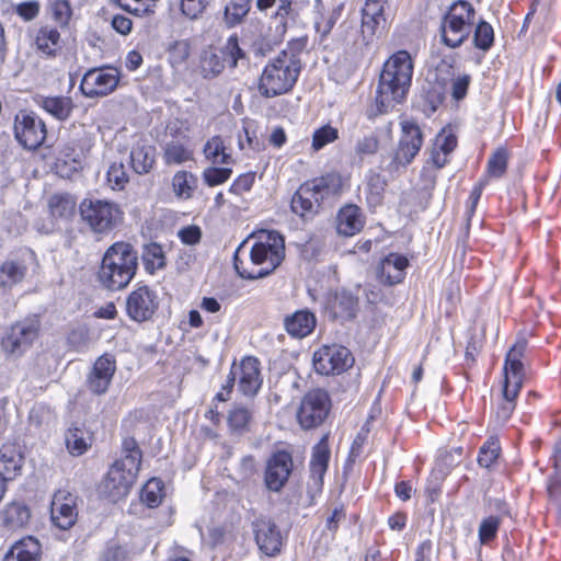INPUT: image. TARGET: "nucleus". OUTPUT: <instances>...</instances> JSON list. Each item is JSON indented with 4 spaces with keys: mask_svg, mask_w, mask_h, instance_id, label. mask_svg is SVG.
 I'll use <instances>...</instances> for the list:
<instances>
[{
    "mask_svg": "<svg viewBox=\"0 0 561 561\" xmlns=\"http://www.w3.org/2000/svg\"><path fill=\"white\" fill-rule=\"evenodd\" d=\"M413 69L412 57L407 50H399L387 59L379 76L375 107L370 108L369 118L390 112L405 100Z\"/></svg>",
    "mask_w": 561,
    "mask_h": 561,
    "instance_id": "f257e3e1",
    "label": "nucleus"
},
{
    "mask_svg": "<svg viewBox=\"0 0 561 561\" xmlns=\"http://www.w3.org/2000/svg\"><path fill=\"white\" fill-rule=\"evenodd\" d=\"M285 259V239L274 230H261L251 248L250 260L252 268L242 266V261L236 254L234 268L240 277L257 279L274 272Z\"/></svg>",
    "mask_w": 561,
    "mask_h": 561,
    "instance_id": "f03ea898",
    "label": "nucleus"
},
{
    "mask_svg": "<svg viewBox=\"0 0 561 561\" xmlns=\"http://www.w3.org/2000/svg\"><path fill=\"white\" fill-rule=\"evenodd\" d=\"M141 465V450L135 439L123 442V455L107 471L100 485V493L111 502L125 497L133 486Z\"/></svg>",
    "mask_w": 561,
    "mask_h": 561,
    "instance_id": "7ed1b4c3",
    "label": "nucleus"
},
{
    "mask_svg": "<svg viewBox=\"0 0 561 561\" xmlns=\"http://www.w3.org/2000/svg\"><path fill=\"white\" fill-rule=\"evenodd\" d=\"M138 267V255L134 247L124 241L113 243L104 253L99 282L108 290L125 288L134 278Z\"/></svg>",
    "mask_w": 561,
    "mask_h": 561,
    "instance_id": "20e7f679",
    "label": "nucleus"
},
{
    "mask_svg": "<svg viewBox=\"0 0 561 561\" xmlns=\"http://www.w3.org/2000/svg\"><path fill=\"white\" fill-rule=\"evenodd\" d=\"M301 64L298 56L283 50L263 69L259 91L264 98H274L289 92L297 82Z\"/></svg>",
    "mask_w": 561,
    "mask_h": 561,
    "instance_id": "39448f33",
    "label": "nucleus"
},
{
    "mask_svg": "<svg viewBox=\"0 0 561 561\" xmlns=\"http://www.w3.org/2000/svg\"><path fill=\"white\" fill-rule=\"evenodd\" d=\"M476 16V9L470 2L465 0L453 2L440 20L442 44L451 49L462 46L472 33Z\"/></svg>",
    "mask_w": 561,
    "mask_h": 561,
    "instance_id": "423d86ee",
    "label": "nucleus"
},
{
    "mask_svg": "<svg viewBox=\"0 0 561 561\" xmlns=\"http://www.w3.org/2000/svg\"><path fill=\"white\" fill-rule=\"evenodd\" d=\"M82 220L95 233H106L122 220L123 211L113 202L98 198H84L79 205Z\"/></svg>",
    "mask_w": 561,
    "mask_h": 561,
    "instance_id": "0eeeda50",
    "label": "nucleus"
},
{
    "mask_svg": "<svg viewBox=\"0 0 561 561\" xmlns=\"http://www.w3.org/2000/svg\"><path fill=\"white\" fill-rule=\"evenodd\" d=\"M245 58L244 50L239 45L237 34L228 37L227 42L219 51L204 50L199 60V73L204 79H214L218 77L226 65L236 68L238 61Z\"/></svg>",
    "mask_w": 561,
    "mask_h": 561,
    "instance_id": "6e6552de",
    "label": "nucleus"
},
{
    "mask_svg": "<svg viewBox=\"0 0 561 561\" xmlns=\"http://www.w3.org/2000/svg\"><path fill=\"white\" fill-rule=\"evenodd\" d=\"M331 182L332 176L325 175L301 184L291 198V210L300 217L313 216L321 202L332 194Z\"/></svg>",
    "mask_w": 561,
    "mask_h": 561,
    "instance_id": "1a4fd4ad",
    "label": "nucleus"
},
{
    "mask_svg": "<svg viewBox=\"0 0 561 561\" xmlns=\"http://www.w3.org/2000/svg\"><path fill=\"white\" fill-rule=\"evenodd\" d=\"M401 135L394 149L390 171H398L400 168H407L417 156L423 146V133L420 126L410 119L400 122Z\"/></svg>",
    "mask_w": 561,
    "mask_h": 561,
    "instance_id": "9d476101",
    "label": "nucleus"
},
{
    "mask_svg": "<svg viewBox=\"0 0 561 561\" xmlns=\"http://www.w3.org/2000/svg\"><path fill=\"white\" fill-rule=\"evenodd\" d=\"M527 350V340L518 337L506 354L504 373L505 380L503 386V401L514 402L519 393L524 381V366L522 358Z\"/></svg>",
    "mask_w": 561,
    "mask_h": 561,
    "instance_id": "9b49d317",
    "label": "nucleus"
},
{
    "mask_svg": "<svg viewBox=\"0 0 561 561\" xmlns=\"http://www.w3.org/2000/svg\"><path fill=\"white\" fill-rule=\"evenodd\" d=\"M353 364L354 357L351 351L343 345H323L313 354V367L321 375H340Z\"/></svg>",
    "mask_w": 561,
    "mask_h": 561,
    "instance_id": "f8f14e48",
    "label": "nucleus"
},
{
    "mask_svg": "<svg viewBox=\"0 0 561 561\" xmlns=\"http://www.w3.org/2000/svg\"><path fill=\"white\" fill-rule=\"evenodd\" d=\"M329 411V394L322 389H314L304 397L297 413V419L301 427L313 428L322 424Z\"/></svg>",
    "mask_w": 561,
    "mask_h": 561,
    "instance_id": "ddd939ff",
    "label": "nucleus"
},
{
    "mask_svg": "<svg viewBox=\"0 0 561 561\" xmlns=\"http://www.w3.org/2000/svg\"><path fill=\"white\" fill-rule=\"evenodd\" d=\"M158 308V294L147 285L137 286L126 298V313L138 323L151 320Z\"/></svg>",
    "mask_w": 561,
    "mask_h": 561,
    "instance_id": "4468645a",
    "label": "nucleus"
},
{
    "mask_svg": "<svg viewBox=\"0 0 561 561\" xmlns=\"http://www.w3.org/2000/svg\"><path fill=\"white\" fill-rule=\"evenodd\" d=\"M39 322L37 319H25L16 322L10 329V332L2 340V347L5 353L13 356L23 354L37 339Z\"/></svg>",
    "mask_w": 561,
    "mask_h": 561,
    "instance_id": "2eb2a0df",
    "label": "nucleus"
},
{
    "mask_svg": "<svg viewBox=\"0 0 561 561\" xmlns=\"http://www.w3.org/2000/svg\"><path fill=\"white\" fill-rule=\"evenodd\" d=\"M14 133L16 140L26 149L38 148L46 138V126L34 113L20 112L15 116Z\"/></svg>",
    "mask_w": 561,
    "mask_h": 561,
    "instance_id": "dca6fc26",
    "label": "nucleus"
},
{
    "mask_svg": "<svg viewBox=\"0 0 561 561\" xmlns=\"http://www.w3.org/2000/svg\"><path fill=\"white\" fill-rule=\"evenodd\" d=\"M119 81L116 68H93L88 70L80 83V90L88 98L104 96L115 90Z\"/></svg>",
    "mask_w": 561,
    "mask_h": 561,
    "instance_id": "f3484780",
    "label": "nucleus"
},
{
    "mask_svg": "<svg viewBox=\"0 0 561 561\" xmlns=\"http://www.w3.org/2000/svg\"><path fill=\"white\" fill-rule=\"evenodd\" d=\"M294 469L293 456L286 450L272 454L266 462L264 482L272 492H279L287 483Z\"/></svg>",
    "mask_w": 561,
    "mask_h": 561,
    "instance_id": "a211bd4d",
    "label": "nucleus"
},
{
    "mask_svg": "<svg viewBox=\"0 0 561 561\" xmlns=\"http://www.w3.org/2000/svg\"><path fill=\"white\" fill-rule=\"evenodd\" d=\"M78 518L77 497L70 492L58 490L51 501L50 519L61 530L71 528Z\"/></svg>",
    "mask_w": 561,
    "mask_h": 561,
    "instance_id": "6ab92c4d",
    "label": "nucleus"
},
{
    "mask_svg": "<svg viewBox=\"0 0 561 561\" xmlns=\"http://www.w3.org/2000/svg\"><path fill=\"white\" fill-rule=\"evenodd\" d=\"M238 378V390L247 397H253L262 386L260 362L253 356L244 357L239 365H232Z\"/></svg>",
    "mask_w": 561,
    "mask_h": 561,
    "instance_id": "aec40b11",
    "label": "nucleus"
},
{
    "mask_svg": "<svg viewBox=\"0 0 561 561\" xmlns=\"http://www.w3.org/2000/svg\"><path fill=\"white\" fill-rule=\"evenodd\" d=\"M255 541L261 551L274 556L280 551L282 536L275 523L265 516L256 517L252 522Z\"/></svg>",
    "mask_w": 561,
    "mask_h": 561,
    "instance_id": "412c9836",
    "label": "nucleus"
},
{
    "mask_svg": "<svg viewBox=\"0 0 561 561\" xmlns=\"http://www.w3.org/2000/svg\"><path fill=\"white\" fill-rule=\"evenodd\" d=\"M331 451L329 447V437L324 435L313 446L310 459V482L309 489L321 492L323 486V478L329 467Z\"/></svg>",
    "mask_w": 561,
    "mask_h": 561,
    "instance_id": "4be33fe9",
    "label": "nucleus"
},
{
    "mask_svg": "<svg viewBox=\"0 0 561 561\" xmlns=\"http://www.w3.org/2000/svg\"><path fill=\"white\" fill-rule=\"evenodd\" d=\"M116 370V362L110 355L100 356L87 378V386L94 394H103L107 391Z\"/></svg>",
    "mask_w": 561,
    "mask_h": 561,
    "instance_id": "5701e85b",
    "label": "nucleus"
},
{
    "mask_svg": "<svg viewBox=\"0 0 561 561\" xmlns=\"http://www.w3.org/2000/svg\"><path fill=\"white\" fill-rule=\"evenodd\" d=\"M387 3L388 0H366L362 16V34L365 41H370L379 28L385 27Z\"/></svg>",
    "mask_w": 561,
    "mask_h": 561,
    "instance_id": "b1692460",
    "label": "nucleus"
},
{
    "mask_svg": "<svg viewBox=\"0 0 561 561\" xmlns=\"http://www.w3.org/2000/svg\"><path fill=\"white\" fill-rule=\"evenodd\" d=\"M409 265L408 259L399 253H390L385 256L378 266V278L382 284L396 285L401 283L405 276V268Z\"/></svg>",
    "mask_w": 561,
    "mask_h": 561,
    "instance_id": "393cba45",
    "label": "nucleus"
},
{
    "mask_svg": "<svg viewBox=\"0 0 561 561\" xmlns=\"http://www.w3.org/2000/svg\"><path fill=\"white\" fill-rule=\"evenodd\" d=\"M47 207L54 225H66L76 214L77 201L68 193H56L48 198Z\"/></svg>",
    "mask_w": 561,
    "mask_h": 561,
    "instance_id": "a878e982",
    "label": "nucleus"
},
{
    "mask_svg": "<svg viewBox=\"0 0 561 561\" xmlns=\"http://www.w3.org/2000/svg\"><path fill=\"white\" fill-rule=\"evenodd\" d=\"M316 324V316L308 309L297 310L284 319L285 331L295 339H302L311 334Z\"/></svg>",
    "mask_w": 561,
    "mask_h": 561,
    "instance_id": "bb28decb",
    "label": "nucleus"
},
{
    "mask_svg": "<svg viewBox=\"0 0 561 561\" xmlns=\"http://www.w3.org/2000/svg\"><path fill=\"white\" fill-rule=\"evenodd\" d=\"M457 147V137L443 129L434 139L431 149V162L436 169H443L449 162V156Z\"/></svg>",
    "mask_w": 561,
    "mask_h": 561,
    "instance_id": "cd10ccee",
    "label": "nucleus"
},
{
    "mask_svg": "<svg viewBox=\"0 0 561 561\" xmlns=\"http://www.w3.org/2000/svg\"><path fill=\"white\" fill-rule=\"evenodd\" d=\"M1 520L9 530L23 529L31 520V510L24 502L13 501L2 511Z\"/></svg>",
    "mask_w": 561,
    "mask_h": 561,
    "instance_id": "c85d7f7f",
    "label": "nucleus"
},
{
    "mask_svg": "<svg viewBox=\"0 0 561 561\" xmlns=\"http://www.w3.org/2000/svg\"><path fill=\"white\" fill-rule=\"evenodd\" d=\"M23 465V456L14 444H4L0 448V476L8 480L15 478Z\"/></svg>",
    "mask_w": 561,
    "mask_h": 561,
    "instance_id": "c756f323",
    "label": "nucleus"
},
{
    "mask_svg": "<svg viewBox=\"0 0 561 561\" xmlns=\"http://www.w3.org/2000/svg\"><path fill=\"white\" fill-rule=\"evenodd\" d=\"M156 162V147L144 141L136 142L130 151V163L137 174L150 172Z\"/></svg>",
    "mask_w": 561,
    "mask_h": 561,
    "instance_id": "7c9ffc66",
    "label": "nucleus"
},
{
    "mask_svg": "<svg viewBox=\"0 0 561 561\" xmlns=\"http://www.w3.org/2000/svg\"><path fill=\"white\" fill-rule=\"evenodd\" d=\"M39 553V541L30 536L15 542L2 561H38Z\"/></svg>",
    "mask_w": 561,
    "mask_h": 561,
    "instance_id": "2f4dec72",
    "label": "nucleus"
},
{
    "mask_svg": "<svg viewBox=\"0 0 561 561\" xmlns=\"http://www.w3.org/2000/svg\"><path fill=\"white\" fill-rule=\"evenodd\" d=\"M387 184V180L381 173L373 169L368 170L365 182V194L369 208H377L382 204Z\"/></svg>",
    "mask_w": 561,
    "mask_h": 561,
    "instance_id": "473e14b6",
    "label": "nucleus"
},
{
    "mask_svg": "<svg viewBox=\"0 0 561 561\" xmlns=\"http://www.w3.org/2000/svg\"><path fill=\"white\" fill-rule=\"evenodd\" d=\"M364 227L360 209L355 205L343 207L337 215V231L340 234L351 237Z\"/></svg>",
    "mask_w": 561,
    "mask_h": 561,
    "instance_id": "72a5a7b5",
    "label": "nucleus"
},
{
    "mask_svg": "<svg viewBox=\"0 0 561 561\" xmlns=\"http://www.w3.org/2000/svg\"><path fill=\"white\" fill-rule=\"evenodd\" d=\"M92 436L83 425H71L65 433V443L73 456L83 455L91 446Z\"/></svg>",
    "mask_w": 561,
    "mask_h": 561,
    "instance_id": "f704fd0d",
    "label": "nucleus"
},
{
    "mask_svg": "<svg viewBox=\"0 0 561 561\" xmlns=\"http://www.w3.org/2000/svg\"><path fill=\"white\" fill-rule=\"evenodd\" d=\"M27 273V266L22 260L7 259L0 263V285L12 287L21 283Z\"/></svg>",
    "mask_w": 561,
    "mask_h": 561,
    "instance_id": "c9c22d12",
    "label": "nucleus"
},
{
    "mask_svg": "<svg viewBox=\"0 0 561 561\" xmlns=\"http://www.w3.org/2000/svg\"><path fill=\"white\" fill-rule=\"evenodd\" d=\"M35 45L37 49L47 55L53 56L60 48V34L56 27L42 26L35 36Z\"/></svg>",
    "mask_w": 561,
    "mask_h": 561,
    "instance_id": "e433bc0d",
    "label": "nucleus"
},
{
    "mask_svg": "<svg viewBox=\"0 0 561 561\" xmlns=\"http://www.w3.org/2000/svg\"><path fill=\"white\" fill-rule=\"evenodd\" d=\"M253 410L243 404H234L228 413V425L232 433L243 434L250 430Z\"/></svg>",
    "mask_w": 561,
    "mask_h": 561,
    "instance_id": "4c0bfd02",
    "label": "nucleus"
},
{
    "mask_svg": "<svg viewBox=\"0 0 561 561\" xmlns=\"http://www.w3.org/2000/svg\"><path fill=\"white\" fill-rule=\"evenodd\" d=\"M163 160L165 164H182L193 160V150L181 140L168 141L163 148Z\"/></svg>",
    "mask_w": 561,
    "mask_h": 561,
    "instance_id": "58836bf2",
    "label": "nucleus"
},
{
    "mask_svg": "<svg viewBox=\"0 0 561 561\" xmlns=\"http://www.w3.org/2000/svg\"><path fill=\"white\" fill-rule=\"evenodd\" d=\"M41 106L44 111L59 121L67 119L73 108L71 99L67 96L44 98L41 101Z\"/></svg>",
    "mask_w": 561,
    "mask_h": 561,
    "instance_id": "ea45409f",
    "label": "nucleus"
},
{
    "mask_svg": "<svg viewBox=\"0 0 561 561\" xmlns=\"http://www.w3.org/2000/svg\"><path fill=\"white\" fill-rule=\"evenodd\" d=\"M472 32L473 46L483 53L489 51L494 45L493 26L484 20H479L477 23H474Z\"/></svg>",
    "mask_w": 561,
    "mask_h": 561,
    "instance_id": "a19ab883",
    "label": "nucleus"
},
{
    "mask_svg": "<svg viewBox=\"0 0 561 561\" xmlns=\"http://www.w3.org/2000/svg\"><path fill=\"white\" fill-rule=\"evenodd\" d=\"M141 256L145 270L149 274H153L156 271L165 266V256L162 247L156 242L146 244Z\"/></svg>",
    "mask_w": 561,
    "mask_h": 561,
    "instance_id": "79ce46f5",
    "label": "nucleus"
},
{
    "mask_svg": "<svg viewBox=\"0 0 561 561\" xmlns=\"http://www.w3.org/2000/svg\"><path fill=\"white\" fill-rule=\"evenodd\" d=\"M204 154L214 164H229L231 156L226 152L224 140L220 136H214L204 146Z\"/></svg>",
    "mask_w": 561,
    "mask_h": 561,
    "instance_id": "37998d69",
    "label": "nucleus"
},
{
    "mask_svg": "<svg viewBox=\"0 0 561 561\" xmlns=\"http://www.w3.org/2000/svg\"><path fill=\"white\" fill-rule=\"evenodd\" d=\"M197 184V178L187 171H178L172 179V186L175 195L187 199L193 195Z\"/></svg>",
    "mask_w": 561,
    "mask_h": 561,
    "instance_id": "c03bdc74",
    "label": "nucleus"
},
{
    "mask_svg": "<svg viewBox=\"0 0 561 561\" xmlns=\"http://www.w3.org/2000/svg\"><path fill=\"white\" fill-rule=\"evenodd\" d=\"M164 496V484L158 478L150 479L142 488L140 493L141 501L148 507H157L160 505Z\"/></svg>",
    "mask_w": 561,
    "mask_h": 561,
    "instance_id": "a18cd8bd",
    "label": "nucleus"
},
{
    "mask_svg": "<svg viewBox=\"0 0 561 561\" xmlns=\"http://www.w3.org/2000/svg\"><path fill=\"white\" fill-rule=\"evenodd\" d=\"M343 9L344 4L339 3L333 7L327 15L320 14L319 18L314 20V28L321 39L325 38L331 33L333 26L341 18Z\"/></svg>",
    "mask_w": 561,
    "mask_h": 561,
    "instance_id": "49530a36",
    "label": "nucleus"
},
{
    "mask_svg": "<svg viewBox=\"0 0 561 561\" xmlns=\"http://www.w3.org/2000/svg\"><path fill=\"white\" fill-rule=\"evenodd\" d=\"M250 11L247 0H231L225 8L224 18L228 26L232 27L241 23Z\"/></svg>",
    "mask_w": 561,
    "mask_h": 561,
    "instance_id": "de8ad7c7",
    "label": "nucleus"
},
{
    "mask_svg": "<svg viewBox=\"0 0 561 561\" xmlns=\"http://www.w3.org/2000/svg\"><path fill=\"white\" fill-rule=\"evenodd\" d=\"M501 454V447L496 439L490 438L479 450L478 463L486 469L492 468Z\"/></svg>",
    "mask_w": 561,
    "mask_h": 561,
    "instance_id": "09e8293b",
    "label": "nucleus"
},
{
    "mask_svg": "<svg viewBox=\"0 0 561 561\" xmlns=\"http://www.w3.org/2000/svg\"><path fill=\"white\" fill-rule=\"evenodd\" d=\"M339 138V130L331 126L324 125L314 130L312 135V148L318 151Z\"/></svg>",
    "mask_w": 561,
    "mask_h": 561,
    "instance_id": "8fccbe9b",
    "label": "nucleus"
},
{
    "mask_svg": "<svg viewBox=\"0 0 561 561\" xmlns=\"http://www.w3.org/2000/svg\"><path fill=\"white\" fill-rule=\"evenodd\" d=\"M107 182L113 190H123L128 183V175L123 162H113L107 170Z\"/></svg>",
    "mask_w": 561,
    "mask_h": 561,
    "instance_id": "3c124183",
    "label": "nucleus"
},
{
    "mask_svg": "<svg viewBox=\"0 0 561 561\" xmlns=\"http://www.w3.org/2000/svg\"><path fill=\"white\" fill-rule=\"evenodd\" d=\"M501 519L497 516L483 518L479 526V540L482 545L489 543L496 537Z\"/></svg>",
    "mask_w": 561,
    "mask_h": 561,
    "instance_id": "603ef678",
    "label": "nucleus"
},
{
    "mask_svg": "<svg viewBox=\"0 0 561 561\" xmlns=\"http://www.w3.org/2000/svg\"><path fill=\"white\" fill-rule=\"evenodd\" d=\"M357 307V299L346 291L336 295L334 309L340 311L343 317L353 318Z\"/></svg>",
    "mask_w": 561,
    "mask_h": 561,
    "instance_id": "864d4df0",
    "label": "nucleus"
},
{
    "mask_svg": "<svg viewBox=\"0 0 561 561\" xmlns=\"http://www.w3.org/2000/svg\"><path fill=\"white\" fill-rule=\"evenodd\" d=\"M379 148V139L375 134L366 135L357 139L354 150L355 153L360 157L373 156Z\"/></svg>",
    "mask_w": 561,
    "mask_h": 561,
    "instance_id": "5fc2aeb1",
    "label": "nucleus"
},
{
    "mask_svg": "<svg viewBox=\"0 0 561 561\" xmlns=\"http://www.w3.org/2000/svg\"><path fill=\"white\" fill-rule=\"evenodd\" d=\"M507 168V153L504 149L496 150L488 161L490 176L501 178Z\"/></svg>",
    "mask_w": 561,
    "mask_h": 561,
    "instance_id": "6e6d98bb",
    "label": "nucleus"
},
{
    "mask_svg": "<svg viewBox=\"0 0 561 561\" xmlns=\"http://www.w3.org/2000/svg\"><path fill=\"white\" fill-rule=\"evenodd\" d=\"M231 174L230 168L209 167L204 170L203 179L208 186H216L225 183Z\"/></svg>",
    "mask_w": 561,
    "mask_h": 561,
    "instance_id": "4d7b16f0",
    "label": "nucleus"
},
{
    "mask_svg": "<svg viewBox=\"0 0 561 561\" xmlns=\"http://www.w3.org/2000/svg\"><path fill=\"white\" fill-rule=\"evenodd\" d=\"M124 11L135 15L142 16L150 11V0H112Z\"/></svg>",
    "mask_w": 561,
    "mask_h": 561,
    "instance_id": "13d9d810",
    "label": "nucleus"
},
{
    "mask_svg": "<svg viewBox=\"0 0 561 561\" xmlns=\"http://www.w3.org/2000/svg\"><path fill=\"white\" fill-rule=\"evenodd\" d=\"M130 551L116 543H108L101 554V561H130Z\"/></svg>",
    "mask_w": 561,
    "mask_h": 561,
    "instance_id": "bf43d9fd",
    "label": "nucleus"
},
{
    "mask_svg": "<svg viewBox=\"0 0 561 561\" xmlns=\"http://www.w3.org/2000/svg\"><path fill=\"white\" fill-rule=\"evenodd\" d=\"M277 2L278 4L274 18L279 22L282 28L285 30L287 19H294L298 12L296 11L294 0H277Z\"/></svg>",
    "mask_w": 561,
    "mask_h": 561,
    "instance_id": "052dcab7",
    "label": "nucleus"
},
{
    "mask_svg": "<svg viewBox=\"0 0 561 561\" xmlns=\"http://www.w3.org/2000/svg\"><path fill=\"white\" fill-rule=\"evenodd\" d=\"M547 493L550 502L561 511V474L550 473L547 478Z\"/></svg>",
    "mask_w": 561,
    "mask_h": 561,
    "instance_id": "680f3d73",
    "label": "nucleus"
},
{
    "mask_svg": "<svg viewBox=\"0 0 561 561\" xmlns=\"http://www.w3.org/2000/svg\"><path fill=\"white\" fill-rule=\"evenodd\" d=\"M207 5L208 0H181V11L191 20L197 19Z\"/></svg>",
    "mask_w": 561,
    "mask_h": 561,
    "instance_id": "e2e57ef3",
    "label": "nucleus"
},
{
    "mask_svg": "<svg viewBox=\"0 0 561 561\" xmlns=\"http://www.w3.org/2000/svg\"><path fill=\"white\" fill-rule=\"evenodd\" d=\"M54 20L60 25H66L71 15V8L67 0H57L51 4Z\"/></svg>",
    "mask_w": 561,
    "mask_h": 561,
    "instance_id": "0e129e2a",
    "label": "nucleus"
},
{
    "mask_svg": "<svg viewBox=\"0 0 561 561\" xmlns=\"http://www.w3.org/2000/svg\"><path fill=\"white\" fill-rule=\"evenodd\" d=\"M254 180V173L249 172L241 174L232 182L229 191L237 195L248 192L253 186Z\"/></svg>",
    "mask_w": 561,
    "mask_h": 561,
    "instance_id": "69168bd1",
    "label": "nucleus"
},
{
    "mask_svg": "<svg viewBox=\"0 0 561 561\" xmlns=\"http://www.w3.org/2000/svg\"><path fill=\"white\" fill-rule=\"evenodd\" d=\"M178 236L182 243L187 245H195L201 241L202 230L198 226L192 225L182 228Z\"/></svg>",
    "mask_w": 561,
    "mask_h": 561,
    "instance_id": "338daca9",
    "label": "nucleus"
},
{
    "mask_svg": "<svg viewBox=\"0 0 561 561\" xmlns=\"http://www.w3.org/2000/svg\"><path fill=\"white\" fill-rule=\"evenodd\" d=\"M471 77L469 75H462L453 80L451 83V95L455 100H462L468 91Z\"/></svg>",
    "mask_w": 561,
    "mask_h": 561,
    "instance_id": "774afa93",
    "label": "nucleus"
}]
</instances>
